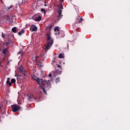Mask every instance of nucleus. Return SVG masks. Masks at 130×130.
<instances>
[{"instance_id": "nucleus-1", "label": "nucleus", "mask_w": 130, "mask_h": 130, "mask_svg": "<svg viewBox=\"0 0 130 130\" xmlns=\"http://www.w3.org/2000/svg\"><path fill=\"white\" fill-rule=\"evenodd\" d=\"M47 44L44 47V49L46 52L50 49L53 44V39L50 36V34H47Z\"/></svg>"}, {"instance_id": "nucleus-2", "label": "nucleus", "mask_w": 130, "mask_h": 130, "mask_svg": "<svg viewBox=\"0 0 130 130\" xmlns=\"http://www.w3.org/2000/svg\"><path fill=\"white\" fill-rule=\"evenodd\" d=\"M37 82L38 84L40 85L39 88L40 89V92L44 93L46 95H47V89L43 87V85L45 84V81L41 79H39Z\"/></svg>"}, {"instance_id": "nucleus-3", "label": "nucleus", "mask_w": 130, "mask_h": 130, "mask_svg": "<svg viewBox=\"0 0 130 130\" xmlns=\"http://www.w3.org/2000/svg\"><path fill=\"white\" fill-rule=\"evenodd\" d=\"M60 4L59 5H58V10H57V13L58 14V15L57 17V20L58 21H59L60 19L62 18V15H61V9H63L62 8V3H63V0H59Z\"/></svg>"}, {"instance_id": "nucleus-4", "label": "nucleus", "mask_w": 130, "mask_h": 130, "mask_svg": "<svg viewBox=\"0 0 130 130\" xmlns=\"http://www.w3.org/2000/svg\"><path fill=\"white\" fill-rule=\"evenodd\" d=\"M11 109L13 112H17L22 110V107L17 104L11 105Z\"/></svg>"}, {"instance_id": "nucleus-5", "label": "nucleus", "mask_w": 130, "mask_h": 130, "mask_svg": "<svg viewBox=\"0 0 130 130\" xmlns=\"http://www.w3.org/2000/svg\"><path fill=\"white\" fill-rule=\"evenodd\" d=\"M56 73L57 74V75H61V73H62V68H61V66H57L56 67Z\"/></svg>"}, {"instance_id": "nucleus-6", "label": "nucleus", "mask_w": 130, "mask_h": 130, "mask_svg": "<svg viewBox=\"0 0 130 130\" xmlns=\"http://www.w3.org/2000/svg\"><path fill=\"white\" fill-rule=\"evenodd\" d=\"M18 71L20 72V73H22L23 75H24V76H26V75H27V71L25 70H24V69L23 68V66H21L18 67Z\"/></svg>"}, {"instance_id": "nucleus-7", "label": "nucleus", "mask_w": 130, "mask_h": 130, "mask_svg": "<svg viewBox=\"0 0 130 130\" xmlns=\"http://www.w3.org/2000/svg\"><path fill=\"white\" fill-rule=\"evenodd\" d=\"M30 31H32V32H36V31H37V30H38V28L37 27L36 25H35L34 24H32L30 26Z\"/></svg>"}, {"instance_id": "nucleus-8", "label": "nucleus", "mask_w": 130, "mask_h": 130, "mask_svg": "<svg viewBox=\"0 0 130 130\" xmlns=\"http://www.w3.org/2000/svg\"><path fill=\"white\" fill-rule=\"evenodd\" d=\"M36 97L34 96V95H33V94H29L28 95L27 100H28V101H32V100H36Z\"/></svg>"}, {"instance_id": "nucleus-9", "label": "nucleus", "mask_w": 130, "mask_h": 130, "mask_svg": "<svg viewBox=\"0 0 130 130\" xmlns=\"http://www.w3.org/2000/svg\"><path fill=\"white\" fill-rule=\"evenodd\" d=\"M35 21H36V22H39V21H41V16L40 15H35Z\"/></svg>"}, {"instance_id": "nucleus-10", "label": "nucleus", "mask_w": 130, "mask_h": 130, "mask_svg": "<svg viewBox=\"0 0 130 130\" xmlns=\"http://www.w3.org/2000/svg\"><path fill=\"white\" fill-rule=\"evenodd\" d=\"M8 51H9V49L4 48L3 50V54H4V55H7V54H8Z\"/></svg>"}, {"instance_id": "nucleus-11", "label": "nucleus", "mask_w": 130, "mask_h": 130, "mask_svg": "<svg viewBox=\"0 0 130 130\" xmlns=\"http://www.w3.org/2000/svg\"><path fill=\"white\" fill-rule=\"evenodd\" d=\"M8 37H10V35L9 34H4V33H2V38L4 39H7V38H8Z\"/></svg>"}, {"instance_id": "nucleus-12", "label": "nucleus", "mask_w": 130, "mask_h": 130, "mask_svg": "<svg viewBox=\"0 0 130 130\" xmlns=\"http://www.w3.org/2000/svg\"><path fill=\"white\" fill-rule=\"evenodd\" d=\"M45 82V83H46L47 85L49 86L50 88L51 87V83H50V80L46 81Z\"/></svg>"}, {"instance_id": "nucleus-13", "label": "nucleus", "mask_w": 130, "mask_h": 130, "mask_svg": "<svg viewBox=\"0 0 130 130\" xmlns=\"http://www.w3.org/2000/svg\"><path fill=\"white\" fill-rule=\"evenodd\" d=\"M7 84L8 86H12V83L10 81V78H7Z\"/></svg>"}, {"instance_id": "nucleus-14", "label": "nucleus", "mask_w": 130, "mask_h": 130, "mask_svg": "<svg viewBox=\"0 0 130 130\" xmlns=\"http://www.w3.org/2000/svg\"><path fill=\"white\" fill-rule=\"evenodd\" d=\"M42 64H43L42 61H38L36 62L37 66H42Z\"/></svg>"}, {"instance_id": "nucleus-15", "label": "nucleus", "mask_w": 130, "mask_h": 130, "mask_svg": "<svg viewBox=\"0 0 130 130\" xmlns=\"http://www.w3.org/2000/svg\"><path fill=\"white\" fill-rule=\"evenodd\" d=\"M59 58H64V55L63 54L60 53L58 56Z\"/></svg>"}, {"instance_id": "nucleus-16", "label": "nucleus", "mask_w": 130, "mask_h": 130, "mask_svg": "<svg viewBox=\"0 0 130 130\" xmlns=\"http://www.w3.org/2000/svg\"><path fill=\"white\" fill-rule=\"evenodd\" d=\"M12 32H13V33H16L17 32L16 31H17V29L16 28V27H14L12 28Z\"/></svg>"}, {"instance_id": "nucleus-17", "label": "nucleus", "mask_w": 130, "mask_h": 130, "mask_svg": "<svg viewBox=\"0 0 130 130\" xmlns=\"http://www.w3.org/2000/svg\"><path fill=\"white\" fill-rule=\"evenodd\" d=\"M55 82L56 83H59V82H60V79L59 77L57 78L55 80Z\"/></svg>"}, {"instance_id": "nucleus-18", "label": "nucleus", "mask_w": 130, "mask_h": 130, "mask_svg": "<svg viewBox=\"0 0 130 130\" xmlns=\"http://www.w3.org/2000/svg\"><path fill=\"white\" fill-rule=\"evenodd\" d=\"M17 54H21V55H23V54H24V52H23V51L20 50L17 53Z\"/></svg>"}, {"instance_id": "nucleus-19", "label": "nucleus", "mask_w": 130, "mask_h": 130, "mask_svg": "<svg viewBox=\"0 0 130 130\" xmlns=\"http://www.w3.org/2000/svg\"><path fill=\"white\" fill-rule=\"evenodd\" d=\"M32 79H33V80H34L35 81H37H37H38V79L39 78H37L36 76H34L32 77Z\"/></svg>"}, {"instance_id": "nucleus-20", "label": "nucleus", "mask_w": 130, "mask_h": 130, "mask_svg": "<svg viewBox=\"0 0 130 130\" xmlns=\"http://www.w3.org/2000/svg\"><path fill=\"white\" fill-rule=\"evenodd\" d=\"M11 83L12 84H15V83H16V79L13 78L11 79Z\"/></svg>"}, {"instance_id": "nucleus-21", "label": "nucleus", "mask_w": 130, "mask_h": 130, "mask_svg": "<svg viewBox=\"0 0 130 130\" xmlns=\"http://www.w3.org/2000/svg\"><path fill=\"white\" fill-rule=\"evenodd\" d=\"M41 11L43 13H44V14H45V13H46V11L45 10V9L42 8L41 9Z\"/></svg>"}, {"instance_id": "nucleus-22", "label": "nucleus", "mask_w": 130, "mask_h": 130, "mask_svg": "<svg viewBox=\"0 0 130 130\" xmlns=\"http://www.w3.org/2000/svg\"><path fill=\"white\" fill-rule=\"evenodd\" d=\"M82 21H83V18H81L80 19H79L78 21H77V23H81V22H82Z\"/></svg>"}, {"instance_id": "nucleus-23", "label": "nucleus", "mask_w": 130, "mask_h": 130, "mask_svg": "<svg viewBox=\"0 0 130 130\" xmlns=\"http://www.w3.org/2000/svg\"><path fill=\"white\" fill-rule=\"evenodd\" d=\"M6 20H7V21H8V22H10V17H9V16H7Z\"/></svg>"}, {"instance_id": "nucleus-24", "label": "nucleus", "mask_w": 130, "mask_h": 130, "mask_svg": "<svg viewBox=\"0 0 130 130\" xmlns=\"http://www.w3.org/2000/svg\"><path fill=\"white\" fill-rule=\"evenodd\" d=\"M54 31H59V29H58V27H55L54 28Z\"/></svg>"}, {"instance_id": "nucleus-25", "label": "nucleus", "mask_w": 130, "mask_h": 130, "mask_svg": "<svg viewBox=\"0 0 130 130\" xmlns=\"http://www.w3.org/2000/svg\"><path fill=\"white\" fill-rule=\"evenodd\" d=\"M22 34H23L21 31H19V32H18V35L19 36H21V35H22Z\"/></svg>"}, {"instance_id": "nucleus-26", "label": "nucleus", "mask_w": 130, "mask_h": 130, "mask_svg": "<svg viewBox=\"0 0 130 130\" xmlns=\"http://www.w3.org/2000/svg\"><path fill=\"white\" fill-rule=\"evenodd\" d=\"M20 32L23 34V33L25 32V30H24V29H22Z\"/></svg>"}, {"instance_id": "nucleus-27", "label": "nucleus", "mask_w": 130, "mask_h": 130, "mask_svg": "<svg viewBox=\"0 0 130 130\" xmlns=\"http://www.w3.org/2000/svg\"><path fill=\"white\" fill-rule=\"evenodd\" d=\"M41 55L42 57H43L44 56V52H43V53H42L41 54Z\"/></svg>"}, {"instance_id": "nucleus-28", "label": "nucleus", "mask_w": 130, "mask_h": 130, "mask_svg": "<svg viewBox=\"0 0 130 130\" xmlns=\"http://www.w3.org/2000/svg\"><path fill=\"white\" fill-rule=\"evenodd\" d=\"M37 58H38V56H36L35 57V60H36L37 59Z\"/></svg>"}, {"instance_id": "nucleus-29", "label": "nucleus", "mask_w": 130, "mask_h": 130, "mask_svg": "<svg viewBox=\"0 0 130 130\" xmlns=\"http://www.w3.org/2000/svg\"><path fill=\"white\" fill-rule=\"evenodd\" d=\"M52 76V75H51V74H49V77L50 78H51Z\"/></svg>"}, {"instance_id": "nucleus-30", "label": "nucleus", "mask_w": 130, "mask_h": 130, "mask_svg": "<svg viewBox=\"0 0 130 130\" xmlns=\"http://www.w3.org/2000/svg\"><path fill=\"white\" fill-rule=\"evenodd\" d=\"M11 8H12V6H11L10 7L8 8V10H10Z\"/></svg>"}, {"instance_id": "nucleus-31", "label": "nucleus", "mask_w": 130, "mask_h": 130, "mask_svg": "<svg viewBox=\"0 0 130 130\" xmlns=\"http://www.w3.org/2000/svg\"><path fill=\"white\" fill-rule=\"evenodd\" d=\"M2 109V105H0V110Z\"/></svg>"}, {"instance_id": "nucleus-32", "label": "nucleus", "mask_w": 130, "mask_h": 130, "mask_svg": "<svg viewBox=\"0 0 130 130\" xmlns=\"http://www.w3.org/2000/svg\"><path fill=\"white\" fill-rule=\"evenodd\" d=\"M15 77H19V76L17 74H15Z\"/></svg>"}, {"instance_id": "nucleus-33", "label": "nucleus", "mask_w": 130, "mask_h": 130, "mask_svg": "<svg viewBox=\"0 0 130 130\" xmlns=\"http://www.w3.org/2000/svg\"><path fill=\"white\" fill-rule=\"evenodd\" d=\"M9 44V43H7L6 45H8Z\"/></svg>"}, {"instance_id": "nucleus-34", "label": "nucleus", "mask_w": 130, "mask_h": 130, "mask_svg": "<svg viewBox=\"0 0 130 130\" xmlns=\"http://www.w3.org/2000/svg\"><path fill=\"white\" fill-rule=\"evenodd\" d=\"M63 36H64V34H63Z\"/></svg>"}, {"instance_id": "nucleus-35", "label": "nucleus", "mask_w": 130, "mask_h": 130, "mask_svg": "<svg viewBox=\"0 0 130 130\" xmlns=\"http://www.w3.org/2000/svg\"><path fill=\"white\" fill-rule=\"evenodd\" d=\"M57 66H59V64H57Z\"/></svg>"}, {"instance_id": "nucleus-36", "label": "nucleus", "mask_w": 130, "mask_h": 130, "mask_svg": "<svg viewBox=\"0 0 130 130\" xmlns=\"http://www.w3.org/2000/svg\"><path fill=\"white\" fill-rule=\"evenodd\" d=\"M4 59H5V58H4Z\"/></svg>"}, {"instance_id": "nucleus-37", "label": "nucleus", "mask_w": 130, "mask_h": 130, "mask_svg": "<svg viewBox=\"0 0 130 130\" xmlns=\"http://www.w3.org/2000/svg\"><path fill=\"white\" fill-rule=\"evenodd\" d=\"M39 1H41V0H39Z\"/></svg>"}]
</instances>
